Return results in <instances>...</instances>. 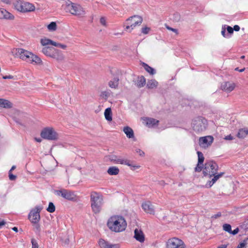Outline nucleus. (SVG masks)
Returning <instances> with one entry per match:
<instances>
[{
    "instance_id": "nucleus-1",
    "label": "nucleus",
    "mask_w": 248,
    "mask_h": 248,
    "mask_svg": "<svg viewBox=\"0 0 248 248\" xmlns=\"http://www.w3.org/2000/svg\"><path fill=\"white\" fill-rule=\"evenodd\" d=\"M218 166L217 164L213 160L206 161L202 168V173L204 176L209 178L213 177V178L208 181L205 185V187H211L220 177L224 172L217 173Z\"/></svg>"
},
{
    "instance_id": "nucleus-17",
    "label": "nucleus",
    "mask_w": 248,
    "mask_h": 248,
    "mask_svg": "<svg viewBox=\"0 0 248 248\" xmlns=\"http://www.w3.org/2000/svg\"><path fill=\"white\" fill-rule=\"evenodd\" d=\"M15 16L11 13H10L4 8H0V19L13 20Z\"/></svg>"
},
{
    "instance_id": "nucleus-31",
    "label": "nucleus",
    "mask_w": 248,
    "mask_h": 248,
    "mask_svg": "<svg viewBox=\"0 0 248 248\" xmlns=\"http://www.w3.org/2000/svg\"><path fill=\"white\" fill-rule=\"evenodd\" d=\"M240 228L241 231L248 232V218L240 225Z\"/></svg>"
},
{
    "instance_id": "nucleus-19",
    "label": "nucleus",
    "mask_w": 248,
    "mask_h": 248,
    "mask_svg": "<svg viewBox=\"0 0 248 248\" xmlns=\"http://www.w3.org/2000/svg\"><path fill=\"white\" fill-rule=\"evenodd\" d=\"M235 87V84L234 83L230 82H224L221 86L222 90L227 93L232 91Z\"/></svg>"
},
{
    "instance_id": "nucleus-44",
    "label": "nucleus",
    "mask_w": 248,
    "mask_h": 248,
    "mask_svg": "<svg viewBox=\"0 0 248 248\" xmlns=\"http://www.w3.org/2000/svg\"><path fill=\"white\" fill-rule=\"evenodd\" d=\"M118 158V156H117L116 155H112L110 157V160L111 162L116 164V162L117 161Z\"/></svg>"
},
{
    "instance_id": "nucleus-60",
    "label": "nucleus",
    "mask_w": 248,
    "mask_h": 248,
    "mask_svg": "<svg viewBox=\"0 0 248 248\" xmlns=\"http://www.w3.org/2000/svg\"><path fill=\"white\" fill-rule=\"evenodd\" d=\"M134 232H142V231L141 230H140V231H139V230L138 229H136L134 230Z\"/></svg>"
},
{
    "instance_id": "nucleus-38",
    "label": "nucleus",
    "mask_w": 248,
    "mask_h": 248,
    "mask_svg": "<svg viewBox=\"0 0 248 248\" xmlns=\"http://www.w3.org/2000/svg\"><path fill=\"white\" fill-rule=\"evenodd\" d=\"M223 230L228 232H231L232 231V227L231 225L229 224H224L223 225Z\"/></svg>"
},
{
    "instance_id": "nucleus-4",
    "label": "nucleus",
    "mask_w": 248,
    "mask_h": 248,
    "mask_svg": "<svg viewBox=\"0 0 248 248\" xmlns=\"http://www.w3.org/2000/svg\"><path fill=\"white\" fill-rule=\"evenodd\" d=\"M13 5L16 11L22 13L33 12L35 9L34 4L24 0H16Z\"/></svg>"
},
{
    "instance_id": "nucleus-55",
    "label": "nucleus",
    "mask_w": 248,
    "mask_h": 248,
    "mask_svg": "<svg viewBox=\"0 0 248 248\" xmlns=\"http://www.w3.org/2000/svg\"><path fill=\"white\" fill-rule=\"evenodd\" d=\"M225 139L227 140H232L233 139V138H232V137L231 135H228V136H226L225 138Z\"/></svg>"
},
{
    "instance_id": "nucleus-16",
    "label": "nucleus",
    "mask_w": 248,
    "mask_h": 248,
    "mask_svg": "<svg viewBox=\"0 0 248 248\" xmlns=\"http://www.w3.org/2000/svg\"><path fill=\"white\" fill-rule=\"evenodd\" d=\"M116 164H124L130 167L131 170H135L136 169H139L140 166V165H132L130 163V161L127 159L118 158Z\"/></svg>"
},
{
    "instance_id": "nucleus-61",
    "label": "nucleus",
    "mask_w": 248,
    "mask_h": 248,
    "mask_svg": "<svg viewBox=\"0 0 248 248\" xmlns=\"http://www.w3.org/2000/svg\"><path fill=\"white\" fill-rule=\"evenodd\" d=\"M16 167L15 166H13L9 171H11V172H12V170H14L16 169Z\"/></svg>"
},
{
    "instance_id": "nucleus-49",
    "label": "nucleus",
    "mask_w": 248,
    "mask_h": 248,
    "mask_svg": "<svg viewBox=\"0 0 248 248\" xmlns=\"http://www.w3.org/2000/svg\"><path fill=\"white\" fill-rule=\"evenodd\" d=\"M227 30L228 31V32L231 34V33H232L233 32V28L232 27H231V26H228L227 27Z\"/></svg>"
},
{
    "instance_id": "nucleus-47",
    "label": "nucleus",
    "mask_w": 248,
    "mask_h": 248,
    "mask_svg": "<svg viewBox=\"0 0 248 248\" xmlns=\"http://www.w3.org/2000/svg\"><path fill=\"white\" fill-rule=\"evenodd\" d=\"M100 23L103 25V26H106V19L102 17L100 18Z\"/></svg>"
},
{
    "instance_id": "nucleus-11",
    "label": "nucleus",
    "mask_w": 248,
    "mask_h": 248,
    "mask_svg": "<svg viewBox=\"0 0 248 248\" xmlns=\"http://www.w3.org/2000/svg\"><path fill=\"white\" fill-rule=\"evenodd\" d=\"M184 243L180 239L173 237L169 239L167 242V248H185Z\"/></svg>"
},
{
    "instance_id": "nucleus-21",
    "label": "nucleus",
    "mask_w": 248,
    "mask_h": 248,
    "mask_svg": "<svg viewBox=\"0 0 248 248\" xmlns=\"http://www.w3.org/2000/svg\"><path fill=\"white\" fill-rule=\"evenodd\" d=\"M144 121H145L146 125L149 127L154 126L157 124L159 123V121L154 118H146L144 119Z\"/></svg>"
},
{
    "instance_id": "nucleus-12",
    "label": "nucleus",
    "mask_w": 248,
    "mask_h": 248,
    "mask_svg": "<svg viewBox=\"0 0 248 248\" xmlns=\"http://www.w3.org/2000/svg\"><path fill=\"white\" fill-rule=\"evenodd\" d=\"M31 52L21 48L16 49V55L18 56L19 58L23 61L28 62Z\"/></svg>"
},
{
    "instance_id": "nucleus-28",
    "label": "nucleus",
    "mask_w": 248,
    "mask_h": 248,
    "mask_svg": "<svg viewBox=\"0 0 248 248\" xmlns=\"http://www.w3.org/2000/svg\"><path fill=\"white\" fill-rule=\"evenodd\" d=\"M142 65L144 67V69L150 74L153 75L155 73V69L147 64L142 62Z\"/></svg>"
},
{
    "instance_id": "nucleus-5",
    "label": "nucleus",
    "mask_w": 248,
    "mask_h": 248,
    "mask_svg": "<svg viewBox=\"0 0 248 248\" xmlns=\"http://www.w3.org/2000/svg\"><path fill=\"white\" fill-rule=\"evenodd\" d=\"M207 126V120L203 117H197L192 121V127L196 133H200L205 130Z\"/></svg>"
},
{
    "instance_id": "nucleus-27",
    "label": "nucleus",
    "mask_w": 248,
    "mask_h": 248,
    "mask_svg": "<svg viewBox=\"0 0 248 248\" xmlns=\"http://www.w3.org/2000/svg\"><path fill=\"white\" fill-rule=\"evenodd\" d=\"M104 115L105 119L108 121H111L112 118V112L110 108H106L105 110Z\"/></svg>"
},
{
    "instance_id": "nucleus-30",
    "label": "nucleus",
    "mask_w": 248,
    "mask_h": 248,
    "mask_svg": "<svg viewBox=\"0 0 248 248\" xmlns=\"http://www.w3.org/2000/svg\"><path fill=\"white\" fill-rule=\"evenodd\" d=\"M158 85V82L155 79H152L148 81L147 84V87L149 89H153L155 88Z\"/></svg>"
},
{
    "instance_id": "nucleus-8",
    "label": "nucleus",
    "mask_w": 248,
    "mask_h": 248,
    "mask_svg": "<svg viewBox=\"0 0 248 248\" xmlns=\"http://www.w3.org/2000/svg\"><path fill=\"white\" fill-rule=\"evenodd\" d=\"M55 192L58 196H61L67 200L71 201H75L77 200V195L74 192L71 190L62 189L59 190H56Z\"/></svg>"
},
{
    "instance_id": "nucleus-53",
    "label": "nucleus",
    "mask_w": 248,
    "mask_h": 248,
    "mask_svg": "<svg viewBox=\"0 0 248 248\" xmlns=\"http://www.w3.org/2000/svg\"><path fill=\"white\" fill-rule=\"evenodd\" d=\"M240 230V228L237 227L236 229H235L233 231H231V232H238Z\"/></svg>"
},
{
    "instance_id": "nucleus-32",
    "label": "nucleus",
    "mask_w": 248,
    "mask_h": 248,
    "mask_svg": "<svg viewBox=\"0 0 248 248\" xmlns=\"http://www.w3.org/2000/svg\"><path fill=\"white\" fill-rule=\"evenodd\" d=\"M119 79L115 78L112 80H110L108 83L109 86L111 88H116L118 85Z\"/></svg>"
},
{
    "instance_id": "nucleus-46",
    "label": "nucleus",
    "mask_w": 248,
    "mask_h": 248,
    "mask_svg": "<svg viewBox=\"0 0 248 248\" xmlns=\"http://www.w3.org/2000/svg\"><path fill=\"white\" fill-rule=\"evenodd\" d=\"M221 216V213L220 212H218L217 214L213 215L211 217V218L216 219V218H217L220 217Z\"/></svg>"
},
{
    "instance_id": "nucleus-23",
    "label": "nucleus",
    "mask_w": 248,
    "mask_h": 248,
    "mask_svg": "<svg viewBox=\"0 0 248 248\" xmlns=\"http://www.w3.org/2000/svg\"><path fill=\"white\" fill-rule=\"evenodd\" d=\"M0 107L6 108H11L12 104L7 100L0 98Z\"/></svg>"
},
{
    "instance_id": "nucleus-6",
    "label": "nucleus",
    "mask_w": 248,
    "mask_h": 248,
    "mask_svg": "<svg viewBox=\"0 0 248 248\" xmlns=\"http://www.w3.org/2000/svg\"><path fill=\"white\" fill-rule=\"evenodd\" d=\"M65 10L74 16H81L85 14L83 8L77 3H73L70 0L66 2Z\"/></svg>"
},
{
    "instance_id": "nucleus-58",
    "label": "nucleus",
    "mask_w": 248,
    "mask_h": 248,
    "mask_svg": "<svg viewBox=\"0 0 248 248\" xmlns=\"http://www.w3.org/2000/svg\"><path fill=\"white\" fill-rule=\"evenodd\" d=\"M235 71H239L240 72H242L245 70V68H243L241 69H239L238 67H236L235 68Z\"/></svg>"
},
{
    "instance_id": "nucleus-64",
    "label": "nucleus",
    "mask_w": 248,
    "mask_h": 248,
    "mask_svg": "<svg viewBox=\"0 0 248 248\" xmlns=\"http://www.w3.org/2000/svg\"><path fill=\"white\" fill-rule=\"evenodd\" d=\"M245 58V56L243 55L241 57V59H243Z\"/></svg>"
},
{
    "instance_id": "nucleus-56",
    "label": "nucleus",
    "mask_w": 248,
    "mask_h": 248,
    "mask_svg": "<svg viewBox=\"0 0 248 248\" xmlns=\"http://www.w3.org/2000/svg\"><path fill=\"white\" fill-rule=\"evenodd\" d=\"M228 245L226 244H223L219 246L217 248H227Z\"/></svg>"
},
{
    "instance_id": "nucleus-7",
    "label": "nucleus",
    "mask_w": 248,
    "mask_h": 248,
    "mask_svg": "<svg viewBox=\"0 0 248 248\" xmlns=\"http://www.w3.org/2000/svg\"><path fill=\"white\" fill-rule=\"evenodd\" d=\"M142 22V18L139 16H134L127 18L124 26L126 31L131 32L137 26H140Z\"/></svg>"
},
{
    "instance_id": "nucleus-29",
    "label": "nucleus",
    "mask_w": 248,
    "mask_h": 248,
    "mask_svg": "<svg viewBox=\"0 0 248 248\" xmlns=\"http://www.w3.org/2000/svg\"><path fill=\"white\" fill-rule=\"evenodd\" d=\"M237 248H248V237L242 240L237 246Z\"/></svg>"
},
{
    "instance_id": "nucleus-59",
    "label": "nucleus",
    "mask_w": 248,
    "mask_h": 248,
    "mask_svg": "<svg viewBox=\"0 0 248 248\" xmlns=\"http://www.w3.org/2000/svg\"><path fill=\"white\" fill-rule=\"evenodd\" d=\"M12 230L14 232H17L18 231V228L16 227H14L12 228Z\"/></svg>"
},
{
    "instance_id": "nucleus-9",
    "label": "nucleus",
    "mask_w": 248,
    "mask_h": 248,
    "mask_svg": "<svg viewBox=\"0 0 248 248\" xmlns=\"http://www.w3.org/2000/svg\"><path fill=\"white\" fill-rule=\"evenodd\" d=\"M42 209L41 206H37L30 211L28 218L31 223H38L40 220V213Z\"/></svg>"
},
{
    "instance_id": "nucleus-42",
    "label": "nucleus",
    "mask_w": 248,
    "mask_h": 248,
    "mask_svg": "<svg viewBox=\"0 0 248 248\" xmlns=\"http://www.w3.org/2000/svg\"><path fill=\"white\" fill-rule=\"evenodd\" d=\"M150 28L145 27H144V28H142L141 32L143 34H146L148 33V32L150 31Z\"/></svg>"
},
{
    "instance_id": "nucleus-33",
    "label": "nucleus",
    "mask_w": 248,
    "mask_h": 248,
    "mask_svg": "<svg viewBox=\"0 0 248 248\" xmlns=\"http://www.w3.org/2000/svg\"><path fill=\"white\" fill-rule=\"evenodd\" d=\"M134 237L140 242H143L145 240L144 233H134Z\"/></svg>"
},
{
    "instance_id": "nucleus-52",
    "label": "nucleus",
    "mask_w": 248,
    "mask_h": 248,
    "mask_svg": "<svg viewBox=\"0 0 248 248\" xmlns=\"http://www.w3.org/2000/svg\"><path fill=\"white\" fill-rule=\"evenodd\" d=\"M226 31L225 28H222V31H221V34L223 35V37H226Z\"/></svg>"
},
{
    "instance_id": "nucleus-22",
    "label": "nucleus",
    "mask_w": 248,
    "mask_h": 248,
    "mask_svg": "<svg viewBox=\"0 0 248 248\" xmlns=\"http://www.w3.org/2000/svg\"><path fill=\"white\" fill-rule=\"evenodd\" d=\"M248 135V129L246 127L239 130L237 136L240 139H244Z\"/></svg>"
},
{
    "instance_id": "nucleus-48",
    "label": "nucleus",
    "mask_w": 248,
    "mask_h": 248,
    "mask_svg": "<svg viewBox=\"0 0 248 248\" xmlns=\"http://www.w3.org/2000/svg\"><path fill=\"white\" fill-rule=\"evenodd\" d=\"M33 224L34 227L36 229V231H40V225L38 223H32Z\"/></svg>"
},
{
    "instance_id": "nucleus-35",
    "label": "nucleus",
    "mask_w": 248,
    "mask_h": 248,
    "mask_svg": "<svg viewBox=\"0 0 248 248\" xmlns=\"http://www.w3.org/2000/svg\"><path fill=\"white\" fill-rule=\"evenodd\" d=\"M146 80L144 77H141L140 79L138 80L137 85L138 87L141 88L145 85Z\"/></svg>"
},
{
    "instance_id": "nucleus-36",
    "label": "nucleus",
    "mask_w": 248,
    "mask_h": 248,
    "mask_svg": "<svg viewBox=\"0 0 248 248\" xmlns=\"http://www.w3.org/2000/svg\"><path fill=\"white\" fill-rule=\"evenodd\" d=\"M62 235L60 236L61 241L65 244H68L69 243V236L67 233H62Z\"/></svg>"
},
{
    "instance_id": "nucleus-63",
    "label": "nucleus",
    "mask_w": 248,
    "mask_h": 248,
    "mask_svg": "<svg viewBox=\"0 0 248 248\" xmlns=\"http://www.w3.org/2000/svg\"><path fill=\"white\" fill-rule=\"evenodd\" d=\"M37 141V142H41V140L40 139H35Z\"/></svg>"
},
{
    "instance_id": "nucleus-24",
    "label": "nucleus",
    "mask_w": 248,
    "mask_h": 248,
    "mask_svg": "<svg viewBox=\"0 0 248 248\" xmlns=\"http://www.w3.org/2000/svg\"><path fill=\"white\" fill-rule=\"evenodd\" d=\"M123 131L126 134L127 138H133L134 137L133 130L131 127L129 126H125L124 128Z\"/></svg>"
},
{
    "instance_id": "nucleus-3",
    "label": "nucleus",
    "mask_w": 248,
    "mask_h": 248,
    "mask_svg": "<svg viewBox=\"0 0 248 248\" xmlns=\"http://www.w3.org/2000/svg\"><path fill=\"white\" fill-rule=\"evenodd\" d=\"M91 206L92 211L94 214H98L102 209V206L103 203V198L99 193L93 191L91 192Z\"/></svg>"
},
{
    "instance_id": "nucleus-51",
    "label": "nucleus",
    "mask_w": 248,
    "mask_h": 248,
    "mask_svg": "<svg viewBox=\"0 0 248 248\" xmlns=\"http://www.w3.org/2000/svg\"><path fill=\"white\" fill-rule=\"evenodd\" d=\"M233 30V31H238L240 30V27L238 25H234Z\"/></svg>"
},
{
    "instance_id": "nucleus-62",
    "label": "nucleus",
    "mask_w": 248,
    "mask_h": 248,
    "mask_svg": "<svg viewBox=\"0 0 248 248\" xmlns=\"http://www.w3.org/2000/svg\"><path fill=\"white\" fill-rule=\"evenodd\" d=\"M5 224V222L4 221H1L0 222V228L1 226L4 225Z\"/></svg>"
},
{
    "instance_id": "nucleus-39",
    "label": "nucleus",
    "mask_w": 248,
    "mask_h": 248,
    "mask_svg": "<svg viewBox=\"0 0 248 248\" xmlns=\"http://www.w3.org/2000/svg\"><path fill=\"white\" fill-rule=\"evenodd\" d=\"M50 50L48 47H45L43 48L42 52L46 56H50Z\"/></svg>"
},
{
    "instance_id": "nucleus-54",
    "label": "nucleus",
    "mask_w": 248,
    "mask_h": 248,
    "mask_svg": "<svg viewBox=\"0 0 248 248\" xmlns=\"http://www.w3.org/2000/svg\"><path fill=\"white\" fill-rule=\"evenodd\" d=\"M1 1L6 3V4H10L11 2V0H0Z\"/></svg>"
},
{
    "instance_id": "nucleus-26",
    "label": "nucleus",
    "mask_w": 248,
    "mask_h": 248,
    "mask_svg": "<svg viewBox=\"0 0 248 248\" xmlns=\"http://www.w3.org/2000/svg\"><path fill=\"white\" fill-rule=\"evenodd\" d=\"M107 172L110 175H116L119 174L120 170L118 167L113 166L109 167Z\"/></svg>"
},
{
    "instance_id": "nucleus-34",
    "label": "nucleus",
    "mask_w": 248,
    "mask_h": 248,
    "mask_svg": "<svg viewBox=\"0 0 248 248\" xmlns=\"http://www.w3.org/2000/svg\"><path fill=\"white\" fill-rule=\"evenodd\" d=\"M57 28V25L55 22H51L47 26V28L49 31H55Z\"/></svg>"
},
{
    "instance_id": "nucleus-25",
    "label": "nucleus",
    "mask_w": 248,
    "mask_h": 248,
    "mask_svg": "<svg viewBox=\"0 0 248 248\" xmlns=\"http://www.w3.org/2000/svg\"><path fill=\"white\" fill-rule=\"evenodd\" d=\"M40 43L41 45L43 46H46L47 45H52L54 46V45H55V42L49 39L46 38V37L41 39Z\"/></svg>"
},
{
    "instance_id": "nucleus-15",
    "label": "nucleus",
    "mask_w": 248,
    "mask_h": 248,
    "mask_svg": "<svg viewBox=\"0 0 248 248\" xmlns=\"http://www.w3.org/2000/svg\"><path fill=\"white\" fill-rule=\"evenodd\" d=\"M197 155L198 157V162L196 167L195 168V171L196 172H201L203 168V163L204 160V157L203 154L200 152H197Z\"/></svg>"
},
{
    "instance_id": "nucleus-18",
    "label": "nucleus",
    "mask_w": 248,
    "mask_h": 248,
    "mask_svg": "<svg viewBox=\"0 0 248 248\" xmlns=\"http://www.w3.org/2000/svg\"><path fill=\"white\" fill-rule=\"evenodd\" d=\"M99 246L101 248H120V245L118 244H111L105 240L101 239L98 242Z\"/></svg>"
},
{
    "instance_id": "nucleus-57",
    "label": "nucleus",
    "mask_w": 248,
    "mask_h": 248,
    "mask_svg": "<svg viewBox=\"0 0 248 248\" xmlns=\"http://www.w3.org/2000/svg\"><path fill=\"white\" fill-rule=\"evenodd\" d=\"M137 152L139 153L140 156H143L144 155V153L141 150H139V151H137Z\"/></svg>"
},
{
    "instance_id": "nucleus-45",
    "label": "nucleus",
    "mask_w": 248,
    "mask_h": 248,
    "mask_svg": "<svg viewBox=\"0 0 248 248\" xmlns=\"http://www.w3.org/2000/svg\"><path fill=\"white\" fill-rule=\"evenodd\" d=\"M166 28L170 30V31H171L174 32H175L176 34H178V30L177 29H174V28H172L171 27H170L169 26H166Z\"/></svg>"
},
{
    "instance_id": "nucleus-20",
    "label": "nucleus",
    "mask_w": 248,
    "mask_h": 248,
    "mask_svg": "<svg viewBox=\"0 0 248 248\" xmlns=\"http://www.w3.org/2000/svg\"><path fill=\"white\" fill-rule=\"evenodd\" d=\"M28 62L32 64H42V61L41 60V58H39L38 56L33 54L32 53L30 56V58Z\"/></svg>"
},
{
    "instance_id": "nucleus-40",
    "label": "nucleus",
    "mask_w": 248,
    "mask_h": 248,
    "mask_svg": "<svg viewBox=\"0 0 248 248\" xmlns=\"http://www.w3.org/2000/svg\"><path fill=\"white\" fill-rule=\"evenodd\" d=\"M31 244H32V248H38V243L34 238L31 239Z\"/></svg>"
},
{
    "instance_id": "nucleus-2",
    "label": "nucleus",
    "mask_w": 248,
    "mask_h": 248,
    "mask_svg": "<svg viewBox=\"0 0 248 248\" xmlns=\"http://www.w3.org/2000/svg\"><path fill=\"white\" fill-rule=\"evenodd\" d=\"M107 225L111 231L121 232L125 231L127 222L123 216L113 215L108 219Z\"/></svg>"
},
{
    "instance_id": "nucleus-14",
    "label": "nucleus",
    "mask_w": 248,
    "mask_h": 248,
    "mask_svg": "<svg viewBox=\"0 0 248 248\" xmlns=\"http://www.w3.org/2000/svg\"><path fill=\"white\" fill-rule=\"evenodd\" d=\"M142 209L145 212L151 215H154L155 211L154 205L150 201H145L142 202L141 204Z\"/></svg>"
},
{
    "instance_id": "nucleus-43",
    "label": "nucleus",
    "mask_w": 248,
    "mask_h": 248,
    "mask_svg": "<svg viewBox=\"0 0 248 248\" xmlns=\"http://www.w3.org/2000/svg\"><path fill=\"white\" fill-rule=\"evenodd\" d=\"M54 46L61 47L63 49H66V48L67 47V46L66 45H63V44H61L60 43H57L56 42H55V45H54Z\"/></svg>"
},
{
    "instance_id": "nucleus-50",
    "label": "nucleus",
    "mask_w": 248,
    "mask_h": 248,
    "mask_svg": "<svg viewBox=\"0 0 248 248\" xmlns=\"http://www.w3.org/2000/svg\"><path fill=\"white\" fill-rule=\"evenodd\" d=\"M14 78V77L12 75H9V76H3L2 77V78L3 79H13Z\"/></svg>"
},
{
    "instance_id": "nucleus-13",
    "label": "nucleus",
    "mask_w": 248,
    "mask_h": 248,
    "mask_svg": "<svg viewBox=\"0 0 248 248\" xmlns=\"http://www.w3.org/2000/svg\"><path fill=\"white\" fill-rule=\"evenodd\" d=\"M214 138L211 136L201 137L199 139L200 145L204 148L208 147L213 142Z\"/></svg>"
},
{
    "instance_id": "nucleus-41",
    "label": "nucleus",
    "mask_w": 248,
    "mask_h": 248,
    "mask_svg": "<svg viewBox=\"0 0 248 248\" xmlns=\"http://www.w3.org/2000/svg\"><path fill=\"white\" fill-rule=\"evenodd\" d=\"M8 174H9V179L11 181H13V180H16V176L15 175H14L11 172V171H9V172H8Z\"/></svg>"
},
{
    "instance_id": "nucleus-10",
    "label": "nucleus",
    "mask_w": 248,
    "mask_h": 248,
    "mask_svg": "<svg viewBox=\"0 0 248 248\" xmlns=\"http://www.w3.org/2000/svg\"><path fill=\"white\" fill-rule=\"evenodd\" d=\"M41 136L48 140H55L57 139V134L52 127L44 128L41 133Z\"/></svg>"
},
{
    "instance_id": "nucleus-37",
    "label": "nucleus",
    "mask_w": 248,
    "mask_h": 248,
    "mask_svg": "<svg viewBox=\"0 0 248 248\" xmlns=\"http://www.w3.org/2000/svg\"><path fill=\"white\" fill-rule=\"evenodd\" d=\"M46 210L49 213H53L55 211V206L54 204L50 202L48 204V206L46 209Z\"/></svg>"
}]
</instances>
